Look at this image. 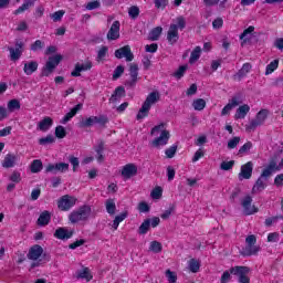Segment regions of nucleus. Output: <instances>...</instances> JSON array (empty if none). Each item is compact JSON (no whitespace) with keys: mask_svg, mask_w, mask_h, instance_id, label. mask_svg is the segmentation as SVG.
Listing matches in <instances>:
<instances>
[{"mask_svg":"<svg viewBox=\"0 0 283 283\" xmlns=\"http://www.w3.org/2000/svg\"><path fill=\"white\" fill-rule=\"evenodd\" d=\"M149 251L151 253H160L163 251V243L159 241H151L149 244Z\"/></svg>","mask_w":283,"mask_h":283,"instance_id":"ea45409f","label":"nucleus"},{"mask_svg":"<svg viewBox=\"0 0 283 283\" xmlns=\"http://www.w3.org/2000/svg\"><path fill=\"white\" fill-rule=\"evenodd\" d=\"M192 107L196 112H202L207 107V102L203 98H197L192 102Z\"/></svg>","mask_w":283,"mask_h":283,"instance_id":"e433bc0d","label":"nucleus"},{"mask_svg":"<svg viewBox=\"0 0 283 283\" xmlns=\"http://www.w3.org/2000/svg\"><path fill=\"white\" fill-rule=\"evenodd\" d=\"M254 31H255V27L250 25L248 29H245L241 33V35H240L241 41H243V43H247V41H249V39H251V34H253Z\"/></svg>","mask_w":283,"mask_h":283,"instance_id":"f704fd0d","label":"nucleus"},{"mask_svg":"<svg viewBox=\"0 0 283 283\" xmlns=\"http://www.w3.org/2000/svg\"><path fill=\"white\" fill-rule=\"evenodd\" d=\"M165 275L168 280V283H176L178 282V274L171 270H166Z\"/></svg>","mask_w":283,"mask_h":283,"instance_id":"c03bdc74","label":"nucleus"},{"mask_svg":"<svg viewBox=\"0 0 283 283\" xmlns=\"http://www.w3.org/2000/svg\"><path fill=\"white\" fill-rule=\"evenodd\" d=\"M185 72H187V65H181L175 73L174 77L175 78H181L185 76Z\"/></svg>","mask_w":283,"mask_h":283,"instance_id":"13d9d810","label":"nucleus"},{"mask_svg":"<svg viewBox=\"0 0 283 283\" xmlns=\"http://www.w3.org/2000/svg\"><path fill=\"white\" fill-rule=\"evenodd\" d=\"M119 36H120V22L115 21L107 33V39L108 41H116V39H119Z\"/></svg>","mask_w":283,"mask_h":283,"instance_id":"dca6fc26","label":"nucleus"},{"mask_svg":"<svg viewBox=\"0 0 283 283\" xmlns=\"http://www.w3.org/2000/svg\"><path fill=\"white\" fill-rule=\"evenodd\" d=\"M127 218V211L119 213L118 216L115 217L114 221H113V229L116 231L120 224V222H123V220H125Z\"/></svg>","mask_w":283,"mask_h":283,"instance_id":"4c0bfd02","label":"nucleus"},{"mask_svg":"<svg viewBox=\"0 0 283 283\" xmlns=\"http://www.w3.org/2000/svg\"><path fill=\"white\" fill-rule=\"evenodd\" d=\"M67 169H70V164H65V163L50 164L46 167V171L51 174H56L57 171H60L61 174H64V171H67Z\"/></svg>","mask_w":283,"mask_h":283,"instance_id":"2eb2a0df","label":"nucleus"},{"mask_svg":"<svg viewBox=\"0 0 283 283\" xmlns=\"http://www.w3.org/2000/svg\"><path fill=\"white\" fill-rule=\"evenodd\" d=\"M11 182H19L21 180V172L19 171H13L12 175L10 176Z\"/></svg>","mask_w":283,"mask_h":283,"instance_id":"338daca9","label":"nucleus"},{"mask_svg":"<svg viewBox=\"0 0 283 283\" xmlns=\"http://www.w3.org/2000/svg\"><path fill=\"white\" fill-rule=\"evenodd\" d=\"M124 72H125V67H123V65L117 66L113 74L114 81H116V78H120V76H123Z\"/></svg>","mask_w":283,"mask_h":283,"instance_id":"052dcab7","label":"nucleus"},{"mask_svg":"<svg viewBox=\"0 0 283 283\" xmlns=\"http://www.w3.org/2000/svg\"><path fill=\"white\" fill-rule=\"evenodd\" d=\"M116 59H126V61H134V53H132V49L129 45H125L115 51Z\"/></svg>","mask_w":283,"mask_h":283,"instance_id":"ddd939ff","label":"nucleus"},{"mask_svg":"<svg viewBox=\"0 0 283 283\" xmlns=\"http://www.w3.org/2000/svg\"><path fill=\"white\" fill-rule=\"evenodd\" d=\"M122 96H125V88L119 86L115 90L114 94L111 97V101H118Z\"/></svg>","mask_w":283,"mask_h":283,"instance_id":"a18cd8bd","label":"nucleus"},{"mask_svg":"<svg viewBox=\"0 0 283 283\" xmlns=\"http://www.w3.org/2000/svg\"><path fill=\"white\" fill-rule=\"evenodd\" d=\"M242 102L238 97H232L229 103L222 108L221 116H229L234 107H238Z\"/></svg>","mask_w":283,"mask_h":283,"instance_id":"f3484780","label":"nucleus"},{"mask_svg":"<svg viewBox=\"0 0 283 283\" xmlns=\"http://www.w3.org/2000/svg\"><path fill=\"white\" fill-rule=\"evenodd\" d=\"M107 119L105 117H96V116H91L87 117L86 119H83L81 122L82 127H92V125H96V123H105Z\"/></svg>","mask_w":283,"mask_h":283,"instance_id":"412c9836","label":"nucleus"},{"mask_svg":"<svg viewBox=\"0 0 283 283\" xmlns=\"http://www.w3.org/2000/svg\"><path fill=\"white\" fill-rule=\"evenodd\" d=\"M90 216H92V207L82 206L70 213L69 220L72 224H76V222H85L90 219Z\"/></svg>","mask_w":283,"mask_h":283,"instance_id":"7ed1b4c3","label":"nucleus"},{"mask_svg":"<svg viewBox=\"0 0 283 283\" xmlns=\"http://www.w3.org/2000/svg\"><path fill=\"white\" fill-rule=\"evenodd\" d=\"M202 54V49L200 46H196L195 50L190 54L189 63L193 65L198 59H200Z\"/></svg>","mask_w":283,"mask_h":283,"instance_id":"473e14b6","label":"nucleus"},{"mask_svg":"<svg viewBox=\"0 0 283 283\" xmlns=\"http://www.w3.org/2000/svg\"><path fill=\"white\" fill-rule=\"evenodd\" d=\"M36 0H24L23 4L19 7L13 14H21L25 12V10H30V8H33Z\"/></svg>","mask_w":283,"mask_h":283,"instance_id":"c85d7f7f","label":"nucleus"},{"mask_svg":"<svg viewBox=\"0 0 283 283\" xmlns=\"http://www.w3.org/2000/svg\"><path fill=\"white\" fill-rule=\"evenodd\" d=\"M159 101L160 93L158 91L149 93L137 113V120H143L144 118H147V116H149V111L151 109V106L156 105V103H158Z\"/></svg>","mask_w":283,"mask_h":283,"instance_id":"f03ea898","label":"nucleus"},{"mask_svg":"<svg viewBox=\"0 0 283 283\" xmlns=\"http://www.w3.org/2000/svg\"><path fill=\"white\" fill-rule=\"evenodd\" d=\"M245 242L248 244L245 249L248 255H255V253L260 251V247L253 245L255 244V242H258V239L255 238V235L253 234L248 235L245 239Z\"/></svg>","mask_w":283,"mask_h":283,"instance_id":"9b49d317","label":"nucleus"},{"mask_svg":"<svg viewBox=\"0 0 283 283\" xmlns=\"http://www.w3.org/2000/svg\"><path fill=\"white\" fill-rule=\"evenodd\" d=\"M249 112H251V106H249V104L241 105L234 114L235 120H242L247 118V114H249Z\"/></svg>","mask_w":283,"mask_h":283,"instance_id":"aec40b11","label":"nucleus"},{"mask_svg":"<svg viewBox=\"0 0 283 283\" xmlns=\"http://www.w3.org/2000/svg\"><path fill=\"white\" fill-rule=\"evenodd\" d=\"M8 109L14 112V109H21V104L17 99H11L8 103Z\"/></svg>","mask_w":283,"mask_h":283,"instance_id":"864d4df0","label":"nucleus"},{"mask_svg":"<svg viewBox=\"0 0 283 283\" xmlns=\"http://www.w3.org/2000/svg\"><path fill=\"white\" fill-rule=\"evenodd\" d=\"M176 151H178V146L172 145L166 149L165 154L167 158H174L176 156Z\"/></svg>","mask_w":283,"mask_h":283,"instance_id":"603ef678","label":"nucleus"},{"mask_svg":"<svg viewBox=\"0 0 283 283\" xmlns=\"http://www.w3.org/2000/svg\"><path fill=\"white\" fill-rule=\"evenodd\" d=\"M128 14H129L130 19H136L138 17V14H140V9L136 6H133L128 10Z\"/></svg>","mask_w":283,"mask_h":283,"instance_id":"5fc2aeb1","label":"nucleus"},{"mask_svg":"<svg viewBox=\"0 0 283 283\" xmlns=\"http://www.w3.org/2000/svg\"><path fill=\"white\" fill-rule=\"evenodd\" d=\"M188 269L191 271V273H198V271H200V261L191 259L188 262Z\"/></svg>","mask_w":283,"mask_h":283,"instance_id":"58836bf2","label":"nucleus"},{"mask_svg":"<svg viewBox=\"0 0 283 283\" xmlns=\"http://www.w3.org/2000/svg\"><path fill=\"white\" fill-rule=\"evenodd\" d=\"M65 14V11L63 10H60V11H56L54 12L52 15H51V19H53V21H61V19H63V15Z\"/></svg>","mask_w":283,"mask_h":283,"instance_id":"0e129e2a","label":"nucleus"},{"mask_svg":"<svg viewBox=\"0 0 283 283\" xmlns=\"http://www.w3.org/2000/svg\"><path fill=\"white\" fill-rule=\"evenodd\" d=\"M234 165H235V161H233V160L223 161L220 165V169H222V171H229V170L233 169Z\"/></svg>","mask_w":283,"mask_h":283,"instance_id":"09e8293b","label":"nucleus"},{"mask_svg":"<svg viewBox=\"0 0 283 283\" xmlns=\"http://www.w3.org/2000/svg\"><path fill=\"white\" fill-rule=\"evenodd\" d=\"M107 46H102L97 52V61H103L107 56Z\"/></svg>","mask_w":283,"mask_h":283,"instance_id":"e2e57ef3","label":"nucleus"},{"mask_svg":"<svg viewBox=\"0 0 283 283\" xmlns=\"http://www.w3.org/2000/svg\"><path fill=\"white\" fill-rule=\"evenodd\" d=\"M42 169H43V163H41V160L35 159L32 161L31 164L32 174H39V171H41Z\"/></svg>","mask_w":283,"mask_h":283,"instance_id":"37998d69","label":"nucleus"},{"mask_svg":"<svg viewBox=\"0 0 283 283\" xmlns=\"http://www.w3.org/2000/svg\"><path fill=\"white\" fill-rule=\"evenodd\" d=\"M55 136L56 138H65V136H67V133L65 132V127L57 126L55 128Z\"/></svg>","mask_w":283,"mask_h":283,"instance_id":"4d7b16f0","label":"nucleus"},{"mask_svg":"<svg viewBox=\"0 0 283 283\" xmlns=\"http://www.w3.org/2000/svg\"><path fill=\"white\" fill-rule=\"evenodd\" d=\"M9 50H10L11 61H19L23 52V44L17 43L15 49L11 48Z\"/></svg>","mask_w":283,"mask_h":283,"instance_id":"bb28decb","label":"nucleus"},{"mask_svg":"<svg viewBox=\"0 0 283 283\" xmlns=\"http://www.w3.org/2000/svg\"><path fill=\"white\" fill-rule=\"evenodd\" d=\"M274 185L276 187H282L283 186V174L277 175L274 179Z\"/></svg>","mask_w":283,"mask_h":283,"instance_id":"774afa93","label":"nucleus"},{"mask_svg":"<svg viewBox=\"0 0 283 283\" xmlns=\"http://www.w3.org/2000/svg\"><path fill=\"white\" fill-rule=\"evenodd\" d=\"M150 198H153V200H160L163 198V187H155L150 192Z\"/></svg>","mask_w":283,"mask_h":283,"instance_id":"a19ab883","label":"nucleus"},{"mask_svg":"<svg viewBox=\"0 0 283 283\" xmlns=\"http://www.w3.org/2000/svg\"><path fill=\"white\" fill-rule=\"evenodd\" d=\"M251 72V65L249 63L243 64L239 71V76H247Z\"/></svg>","mask_w":283,"mask_h":283,"instance_id":"680f3d73","label":"nucleus"},{"mask_svg":"<svg viewBox=\"0 0 283 283\" xmlns=\"http://www.w3.org/2000/svg\"><path fill=\"white\" fill-rule=\"evenodd\" d=\"M54 124V120L51 117H44L42 120L38 123V129L40 132H48L50 127Z\"/></svg>","mask_w":283,"mask_h":283,"instance_id":"a878e982","label":"nucleus"},{"mask_svg":"<svg viewBox=\"0 0 283 283\" xmlns=\"http://www.w3.org/2000/svg\"><path fill=\"white\" fill-rule=\"evenodd\" d=\"M105 207L109 216H114L116 213V201L114 199H107L105 201Z\"/></svg>","mask_w":283,"mask_h":283,"instance_id":"2f4dec72","label":"nucleus"},{"mask_svg":"<svg viewBox=\"0 0 283 283\" xmlns=\"http://www.w3.org/2000/svg\"><path fill=\"white\" fill-rule=\"evenodd\" d=\"M54 235L57 238V240H70V238L73 235V232L72 230H67L65 228H59Z\"/></svg>","mask_w":283,"mask_h":283,"instance_id":"b1692460","label":"nucleus"},{"mask_svg":"<svg viewBox=\"0 0 283 283\" xmlns=\"http://www.w3.org/2000/svg\"><path fill=\"white\" fill-rule=\"evenodd\" d=\"M150 136H154V139L150 142V147H154L155 149H160L169 143L170 134L169 130H167V125L164 123L155 126L150 130Z\"/></svg>","mask_w":283,"mask_h":283,"instance_id":"f257e3e1","label":"nucleus"},{"mask_svg":"<svg viewBox=\"0 0 283 283\" xmlns=\"http://www.w3.org/2000/svg\"><path fill=\"white\" fill-rule=\"evenodd\" d=\"M92 70V61L87 60L82 63H77L75 69L72 71L71 76H81V72H88Z\"/></svg>","mask_w":283,"mask_h":283,"instance_id":"4468645a","label":"nucleus"},{"mask_svg":"<svg viewBox=\"0 0 283 283\" xmlns=\"http://www.w3.org/2000/svg\"><path fill=\"white\" fill-rule=\"evenodd\" d=\"M167 39L169 43H176L178 41V25L177 24H171L169 30H168V35Z\"/></svg>","mask_w":283,"mask_h":283,"instance_id":"cd10ccee","label":"nucleus"},{"mask_svg":"<svg viewBox=\"0 0 283 283\" xmlns=\"http://www.w3.org/2000/svg\"><path fill=\"white\" fill-rule=\"evenodd\" d=\"M283 159L280 166L275 164V161H271L268 167H265L259 178H262L263 180H269V177L273 171H280L282 169Z\"/></svg>","mask_w":283,"mask_h":283,"instance_id":"f8f14e48","label":"nucleus"},{"mask_svg":"<svg viewBox=\"0 0 283 283\" xmlns=\"http://www.w3.org/2000/svg\"><path fill=\"white\" fill-rule=\"evenodd\" d=\"M280 67V60H273L265 67V76H269L272 72Z\"/></svg>","mask_w":283,"mask_h":283,"instance_id":"c9c22d12","label":"nucleus"},{"mask_svg":"<svg viewBox=\"0 0 283 283\" xmlns=\"http://www.w3.org/2000/svg\"><path fill=\"white\" fill-rule=\"evenodd\" d=\"M54 140V136L48 135L46 137H42L39 139V145H52Z\"/></svg>","mask_w":283,"mask_h":283,"instance_id":"3c124183","label":"nucleus"},{"mask_svg":"<svg viewBox=\"0 0 283 283\" xmlns=\"http://www.w3.org/2000/svg\"><path fill=\"white\" fill-rule=\"evenodd\" d=\"M250 271H251V269H249L247 266L231 268L232 275L239 276V283H249L250 282V279H249Z\"/></svg>","mask_w":283,"mask_h":283,"instance_id":"0eeeda50","label":"nucleus"},{"mask_svg":"<svg viewBox=\"0 0 283 283\" xmlns=\"http://www.w3.org/2000/svg\"><path fill=\"white\" fill-rule=\"evenodd\" d=\"M95 151L97 154V161L103 163V143H99L96 147H95Z\"/></svg>","mask_w":283,"mask_h":283,"instance_id":"bf43d9fd","label":"nucleus"},{"mask_svg":"<svg viewBox=\"0 0 283 283\" xmlns=\"http://www.w3.org/2000/svg\"><path fill=\"white\" fill-rule=\"evenodd\" d=\"M240 145V137H233L228 140V149H235Z\"/></svg>","mask_w":283,"mask_h":283,"instance_id":"6e6d98bb","label":"nucleus"},{"mask_svg":"<svg viewBox=\"0 0 283 283\" xmlns=\"http://www.w3.org/2000/svg\"><path fill=\"white\" fill-rule=\"evenodd\" d=\"M129 75L133 83H136L138 81V65L132 64L129 67Z\"/></svg>","mask_w":283,"mask_h":283,"instance_id":"79ce46f5","label":"nucleus"},{"mask_svg":"<svg viewBox=\"0 0 283 283\" xmlns=\"http://www.w3.org/2000/svg\"><path fill=\"white\" fill-rule=\"evenodd\" d=\"M280 240V233L272 232L268 234V242H279Z\"/></svg>","mask_w":283,"mask_h":283,"instance_id":"69168bd1","label":"nucleus"},{"mask_svg":"<svg viewBox=\"0 0 283 283\" xmlns=\"http://www.w3.org/2000/svg\"><path fill=\"white\" fill-rule=\"evenodd\" d=\"M81 109H83V104H77L75 105L69 113H66V115L62 118L61 123L62 125H65L66 123H70V120H72L73 116H76V114H78V112H81Z\"/></svg>","mask_w":283,"mask_h":283,"instance_id":"6ab92c4d","label":"nucleus"},{"mask_svg":"<svg viewBox=\"0 0 283 283\" xmlns=\"http://www.w3.org/2000/svg\"><path fill=\"white\" fill-rule=\"evenodd\" d=\"M231 275H233V272L230 270H227L221 275V283H230L231 282Z\"/></svg>","mask_w":283,"mask_h":283,"instance_id":"8fccbe9b","label":"nucleus"},{"mask_svg":"<svg viewBox=\"0 0 283 283\" xmlns=\"http://www.w3.org/2000/svg\"><path fill=\"white\" fill-rule=\"evenodd\" d=\"M252 148H253V143L247 142L243 146L240 147L239 155L242 156L244 154H249V151H251Z\"/></svg>","mask_w":283,"mask_h":283,"instance_id":"49530a36","label":"nucleus"},{"mask_svg":"<svg viewBox=\"0 0 283 283\" xmlns=\"http://www.w3.org/2000/svg\"><path fill=\"white\" fill-rule=\"evenodd\" d=\"M266 118H269V109H261L254 119L250 120L248 125H245L247 132H255L258 127H261V125H264Z\"/></svg>","mask_w":283,"mask_h":283,"instance_id":"20e7f679","label":"nucleus"},{"mask_svg":"<svg viewBox=\"0 0 283 283\" xmlns=\"http://www.w3.org/2000/svg\"><path fill=\"white\" fill-rule=\"evenodd\" d=\"M251 176H253V161H248L247 164L241 166L238 179L240 181L250 180Z\"/></svg>","mask_w":283,"mask_h":283,"instance_id":"1a4fd4ad","label":"nucleus"},{"mask_svg":"<svg viewBox=\"0 0 283 283\" xmlns=\"http://www.w3.org/2000/svg\"><path fill=\"white\" fill-rule=\"evenodd\" d=\"M36 70H39V63L35 61L24 63L23 72L27 74V76H32Z\"/></svg>","mask_w":283,"mask_h":283,"instance_id":"393cba45","label":"nucleus"},{"mask_svg":"<svg viewBox=\"0 0 283 283\" xmlns=\"http://www.w3.org/2000/svg\"><path fill=\"white\" fill-rule=\"evenodd\" d=\"M76 202H78V199L74 196H70V195L62 196L57 200V209H60V211H70L72 207L76 206Z\"/></svg>","mask_w":283,"mask_h":283,"instance_id":"39448f33","label":"nucleus"},{"mask_svg":"<svg viewBox=\"0 0 283 283\" xmlns=\"http://www.w3.org/2000/svg\"><path fill=\"white\" fill-rule=\"evenodd\" d=\"M268 182H269V179H263L259 177L252 188V193H262V191L266 189Z\"/></svg>","mask_w":283,"mask_h":283,"instance_id":"a211bd4d","label":"nucleus"},{"mask_svg":"<svg viewBox=\"0 0 283 283\" xmlns=\"http://www.w3.org/2000/svg\"><path fill=\"white\" fill-rule=\"evenodd\" d=\"M253 198L251 196H247L242 199L241 206L243 207V211L245 216H253V213H258V207L255 205H252Z\"/></svg>","mask_w":283,"mask_h":283,"instance_id":"6e6552de","label":"nucleus"},{"mask_svg":"<svg viewBox=\"0 0 283 283\" xmlns=\"http://www.w3.org/2000/svg\"><path fill=\"white\" fill-rule=\"evenodd\" d=\"M120 174L124 180H129V178H134L138 174V166L136 164H126L123 166Z\"/></svg>","mask_w":283,"mask_h":283,"instance_id":"9d476101","label":"nucleus"},{"mask_svg":"<svg viewBox=\"0 0 283 283\" xmlns=\"http://www.w3.org/2000/svg\"><path fill=\"white\" fill-rule=\"evenodd\" d=\"M43 255V248L41 245H33L28 253L29 260H39Z\"/></svg>","mask_w":283,"mask_h":283,"instance_id":"4be33fe9","label":"nucleus"},{"mask_svg":"<svg viewBox=\"0 0 283 283\" xmlns=\"http://www.w3.org/2000/svg\"><path fill=\"white\" fill-rule=\"evenodd\" d=\"M93 277L94 275H92V271H90L88 268H83L82 270L76 272L77 280H85V282H92Z\"/></svg>","mask_w":283,"mask_h":283,"instance_id":"5701e85b","label":"nucleus"},{"mask_svg":"<svg viewBox=\"0 0 283 283\" xmlns=\"http://www.w3.org/2000/svg\"><path fill=\"white\" fill-rule=\"evenodd\" d=\"M149 227H150V221L149 219H146L139 227L138 233L140 235H145V233H147V231H149Z\"/></svg>","mask_w":283,"mask_h":283,"instance_id":"de8ad7c7","label":"nucleus"},{"mask_svg":"<svg viewBox=\"0 0 283 283\" xmlns=\"http://www.w3.org/2000/svg\"><path fill=\"white\" fill-rule=\"evenodd\" d=\"M51 218H52V214H50L49 211H43V212L40 214L39 219H38V224H39L40 227H45L46 224H50Z\"/></svg>","mask_w":283,"mask_h":283,"instance_id":"7c9ffc66","label":"nucleus"},{"mask_svg":"<svg viewBox=\"0 0 283 283\" xmlns=\"http://www.w3.org/2000/svg\"><path fill=\"white\" fill-rule=\"evenodd\" d=\"M15 163H17V157L12 154H8L4 157V160L2 161V167H4L6 169H10L14 167Z\"/></svg>","mask_w":283,"mask_h":283,"instance_id":"c756f323","label":"nucleus"},{"mask_svg":"<svg viewBox=\"0 0 283 283\" xmlns=\"http://www.w3.org/2000/svg\"><path fill=\"white\" fill-rule=\"evenodd\" d=\"M160 34H163V27L154 28L148 35L150 41H158L160 39Z\"/></svg>","mask_w":283,"mask_h":283,"instance_id":"72a5a7b5","label":"nucleus"},{"mask_svg":"<svg viewBox=\"0 0 283 283\" xmlns=\"http://www.w3.org/2000/svg\"><path fill=\"white\" fill-rule=\"evenodd\" d=\"M61 61H63V56L60 54L49 57L46 64L44 65V67L42 70V76H49L50 74H52V72H54V70H56V67L59 66V63H61Z\"/></svg>","mask_w":283,"mask_h":283,"instance_id":"423d86ee","label":"nucleus"}]
</instances>
